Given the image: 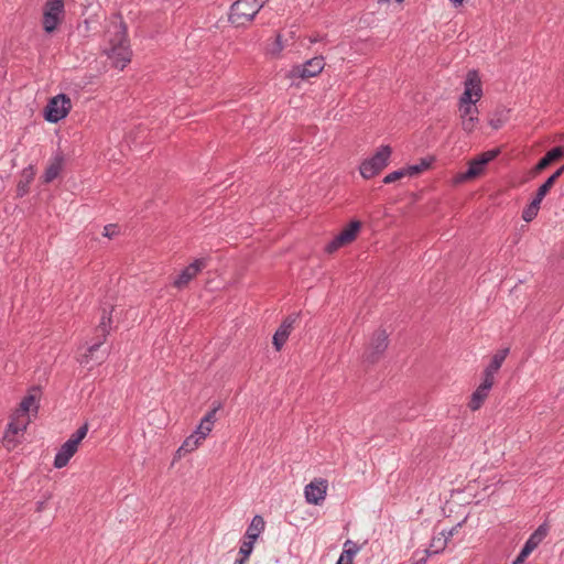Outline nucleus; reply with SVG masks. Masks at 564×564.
Here are the masks:
<instances>
[{
  "label": "nucleus",
  "mask_w": 564,
  "mask_h": 564,
  "mask_svg": "<svg viewBox=\"0 0 564 564\" xmlns=\"http://www.w3.org/2000/svg\"><path fill=\"white\" fill-rule=\"evenodd\" d=\"M25 429H26L25 423H18V422L11 421L8 424V427H7L6 434H4V441L7 442V446L9 447V444L12 442L11 435L14 436L20 431H24Z\"/></svg>",
  "instance_id": "obj_27"
},
{
  "label": "nucleus",
  "mask_w": 564,
  "mask_h": 564,
  "mask_svg": "<svg viewBox=\"0 0 564 564\" xmlns=\"http://www.w3.org/2000/svg\"><path fill=\"white\" fill-rule=\"evenodd\" d=\"M246 561H247L246 558L240 557V558H237V560L235 561V564H245V562H246Z\"/></svg>",
  "instance_id": "obj_48"
},
{
  "label": "nucleus",
  "mask_w": 564,
  "mask_h": 564,
  "mask_svg": "<svg viewBox=\"0 0 564 564\" xmlns=\"http://www.w3.org/2000/svg\"><path fill=\"white\" fill-rule=\"evenodd\" d=\"M253 544H254V542L245 539V541L242 542L240 550H239V554L241 555V557H243L246 560L249 558V556L253 550Z\"/></svg>",
  "instance_id": "obj_34"
},
{
  "label": "nucleus",
  "mask_w": 564,
  "mask_h": 564,
  "mask_svg": "<svg viewBox=\"0 0 564 564\" xmlns=\"http://www.w3.org/2000/svg\"><path fill=\"white\" fill-rule=\"evenodd\" d=\"M200 441H202V438H199L195 433H193L184 441L182 446L177 449V453H181L182 451H184V452L194 451L198 446Z\"/></svg>",
  "instance_id": "obj_28"
},
{
  "label": "nucleus",
  "mask_w": 564,
  "mask_h": 564,
  "mask_svg": "<svg viewBox=\"0 0 564 564\" xmlns=\"http://www.w3.org/2000/svg\"><path fill=\"white\" fill-rule=\"evenodd\" d=\"M564 159V147H554L549 150L535 164L532 172L538 174L545 170L553 162Z\"/></svg>",
  "instance_id": "obj_16"
},
{
  "label": "nucleus",
  "mask_w": 564,
  "mask_h": 564,
  "mask_svg": "<svg viewBox=\"0 0 564 564\" xmlns=\"http://www.w3.org/2000/svg\"><path fill=\"white\" fill-rule=\"evenodd\" d=\"M88 432V424L85 423L80 427L77 429L75 433L70 435L68 441L73 442L75 445H79V443L85 438Z\"/></svg>",
  "instance_id": "obj_29"
},
{
  "label": "nucleus",
  "mask_w": 564,
  "mask_h": 564,
  "mask_svg": "<svg viewBox=\"0 0 564 564\" xmlns=\"http://www.w3.org/2000/svg\"><path fill=\"white\" fill-rule=\"evenodd\" d=\"M77 449H78V446L67 440L61 446V448L58 449V452L55 455L54 467L57 469L65 467L68 464L69 459L75 455Z\"/></svg>",
  "instance_id": "obj_17"
},
{
  "label": "nucleus",
  "mask_w": 564,
  "mask_h": 564,
  "mask_svg": "<svg viewBox=\"0 0 564 564\" xmlns=\"http://www.w3.org/2000/svg\"><path fill=\"white\" fill-rule=\"evenodd\" d=\"M542 200L543 198H541V196L539 197L538 195H534V198L529 204V207L538 214Z\"/></svg>",
  "instance_id": "obj_42"
},
{
  "label": "nucleus",
  "mask_w": 564,
  "mask_h": 564,
  "mask_svg": "<svg viewBox=\"0 0 564 564\" xmlns=\"http://www.w3.org/2000/svg\"><path fill=\"white\" fill-rule=\"evenodd\" d=\"M63 164L64 155L62 152H57L42 175L43 183L53 182L59 175Z\"/></svg>",
  "instance_id": "obj_18"
},
{
  "label": "nucleus",
  "mask_w": 564,
  "mask_h": 564,
  "mask_svg": "<svg viewBox=\"0 0 564 564\" xmlns=\"http://www.w3.org/2000/svg\"><path fill=\"white\" fill-rule=\"evenodd\" d=\"M300 317V313H293L286 316L279 328L275 330L272 339L273 347L276 351H280L284 344L286 343L291 330L293 329L294 323Z\"/></svg>",
  "instance_id": "obj_14"
},
{
  "label": "nucleus",
  "mask_w": 564,
  "mask_h": 564,
  "mask_svg": "<svg viewBox=\"0 0 564 564\" xmlns=\"http://www.w3.org/2000/svg\"><path fill=\"white\" fill-rule=\"evenodd\" d=\"M426 562H427V556L424 555L420 558H416L413 564H426Z\"/></svg>",
  "instance_id": "obj_47"
},
{
  "label": "nucleus",
  "mask_w": 564,
  "mask_h": 564,
  "mask_svg": "<svg viewBox=\"0 0 564 564\" xmlns=\"http://www.w3.org/2000/svg\"><path fill=\"white\" fill-rule=\"evenodd\" d=\"M282 50H283L282 39H281V35L278 34L272 44V47L270 48V53L274 56H278Z\"/></svg>",
  "instance_id": "obj_39"
},
{
  "label": "nucleus",
  "mask_w": 564,
  "mask_h": 564,
  "mask_svg": "<svg viewBox=\"0 0 564 564\" xmlns=\"http://www.w3.org/2000/svg\"><path fill=\"white\" fill-rule=\"evenodd\" d=\"M509 109L497 108L492 113V117L489 119V126L495 130L500 129L509 119Z\"/></svg>",
  "instance_id": "obj_23"
},
{
  "label": "nucleus",
  "mask_w": 564,
  "mask_h": 564,
  "mask_svg": "<svg viewBox=\"0 0 564 564\" xmlns=\"http://www.w3.org/2000/svg\"><path fill=\"white\" fill-rule=\"evenodd\" d=\"M552 181L553 180H550L547 177L546 181L536 189L535 195H538L539 197L541 196V198H544L550 192V189L554 186V183Z\"/></svg>",
  "instance_id": "obj_35"
},
{
  "label": "nucleus",
  "mask_w": 564,
  "mask_h": 564,
  "mask_svg": "<svg viewBox=\"0 0 564 564\" xmlns=\"http://www.w3.org/2000/svg\"><path fill=\"white\" fill-rule=\"evenodd\" d=\"M542 200L543 198H541V196L539 197L538 195H534V198L529 204V207L538 214Z\"/></svg>",
  "instance_id": "obj_43"
},
{
  "label": "nucleus",
  "mask_w": 564,
  "mask_h": 564,
  "mask_svg": "<svg viewBox=\"0 0 564 564\" xmlns=\"http://www.w3.org/2000/svg\"><path fill=\"white\" fill-rule=\"evenodd\" d=\"M460 118L469 116H478V109L475 105H463L459 106Z\"/></svg>",
  "instance_id": "obj_37"
},
{
  "label": "nucleus",
  "mask_w": 564,
  "mask_h": 564,
  "mask_svg": "<svg viewBox=\"0 0 564 564\" xmlns=\"http://www.w3.org/2000/svg\"><path fill=\"white\" fill-rule=\"evenodd\" d=\"M389 339L386 329H378L373 333L369 347L364 352V361L376 364L388 348Z\"/></svg>",
  "instance_id": "obj_9"
},
{
  "label": "nucleus",
  "mask_w": 564,
  "mask_h": 564,
  "mask_svg": "<svg viewBox=\"0 0 564 564\" xmlns=\"http://www.w3.org/2000/svg\"><path fill=\"white\" fill-rule=\"evenodd\" d=\"M549 533V524L543 522L538 529L529 536L522 546L521 551L525 556H529L539 544L545 539Z\"/></svg>",
  "instance_id": "obj_15"
},
{
  "label": "nucleus",
  "mask_w": 564,
  "mask_h": 564,
  "mask_svg": "<svg viewBox=\"0 0 564 564\" xmlns=\"http://www.w3.org/2000/svg\"><path fill=\"white\" fill-rule=\"evenodd\" d=\"M454 530H455V528H453V529L448 532V535H446V536H447V539H448L449 536H452V535H453Z\"/></svg>",
  "instance_id": "obj_50"
},
{
  "label": "nucleus",
  "mask_w": 564,
  "mask_h": 564,
  "mask_svg": "<svg viewBox=\"0 0 564 564\" xmlns=\"http://www.w3.org/2000/svg\"><path fill=\"white\" fill-rule=\"evenodd\" d=\"M509 351H510L509 348H503V349L498 350L492 356L489 365L485 369L496 373L500 369V367L503 364L505 359L507 358Z\"/></svg>",
  "instance_id": "obj_24"
},
{
  "label": "nucleus",
  "mask_w": 564,
  "mask_h": 564,
  "mask_svg": "<svg viewBox=\"0 0 564 564\" xmlns=\"http://www.w3.org/2000/svg\"><path fill=\"white\" fill-rule=\"evenodd\" d=\"M500 152L501 151L499 148H494L471 159L468 162L467 170L465 172L457 173L454 176V183L460 184L480 176L488 163L495 160L500 154Z\"/></svg>",
  "instance_id": "obj_3"
},
{
  "label": "nucleus",
  "mask_w": 564,
  "mask_h": 564,
  "mask_svg": "<svg viewBox=\"0 0 564 564\" xmlns=\"http://www.w3.org/2000/svg\"><path fill=\"white\" fill-rule=\"evenodd\" d=\"M339 558H343V564H346V556H344L343 554H340Z\"/></svg>",
  "instance_id": "obj_51"
},
{
  "label": "nucleus",
  "mask_w": 564,
  "mask_h": 564,
  "mask_svg": "<svg viewBox=\"0 0 564 564\" xmlns=\"http://www.w3.org/2000/svg\"><path fill=\"white\" fill-rule=\"evenodd\" d=\"M489 391L490 390L486 389V384H479L470 397L468 408L471 411L479 410L482 406L485 400L487 399Z\"/></svg>",
  "instance_id": "obj_21"
},
{
  "label": "nucleus",
  "mask_w": 564,
  "mask_h": 564,
  "mask_svg": "<svg viewBox=\"0 0 564 564\" xmlns=\"http://www.w3.org/2000/svg\"><path fill=\"white\" fill-rule=\"evenodd\" d=\"M34 176H35V171L32 165L23 169V171L21 173V178L17 186L18 196L23 197L24 195H26L29 193V186H30L31 182L33 181Z\"/></svg>",
  "instance_id": "obj_19"
},
{
  "label": "nucleus",
  "mask_w": 564,
  "mask_h": 564,
  "mask_svg": "<svg viewBox=\"0 0 564 564\" xmlns=\"http://www.w3.org/2000/svg\"><path fill=\"white\" fill-rule=\"evenodd\" d=\"M404 176H406L404 167H401V169L393 171V172L389 173L388 175H386L382 182L384 184H391L398 180H401Z\"/></svg>",
  "instance_id": "obj_32"
},
{
  "label": "nucleus",
  "mask_w": 564,
  "mask_h": 564,
  "mask_svg": "<svg viewBox=\"0 0 564 564\" xmlns=\"http://www.w3.org/2000/svg\"><path fill=\"white\" fill-rule=\"evenodd\" d=\"M361 229V221L351 220L338 235H336L324 248L328 254L334 253L339 248L349 245L356 238Z\"/></svg>",
  "instance_id": "obj_7"
},
{
  "label": "nucleus",
  "mask_w": 564,
  "mask_h": 564,
  "mask_svg": "<svg viewBox=\"0 0 564 564\" xmlns=\"http://www.w3.org/2000/svg\"><path fill=\"white\" fill-rule=\"evenodd\" d=\"M264 527H265V522H264L263 518L259 514H256L252 518L251 523L249 524V527L245 533V539L256 542L257 539L259 538L260 533L264 530Z\"/></svg>",
  "instance_id": "obj_20"
},
{
  "label": "nucleus",
  "mask_w": 564,
  "mask_h": 564,
  "mask_svg": "<svg viewBox=\"0 0 564 564\" xmlns=\"http://www.w3.org/2000/svg\"><path fill=\"white\" fill-rule=\"evenodd\" d=\"M327 487L326 479L318 478L311 481L304 489L306 501L311 505H321L325 500Z\"/></svg>",
  "instance_id": "obj_13"
},
{
  "label": "nucleus",
  "mask_w": 564,
  "mask_h": 564,
  "mask_svg": "<svg viewBox=\"0 0 564 564\" xmlns=\"http://www.w3.org/2000/svg\"><path fill=\"white\" fill-rule=\"evenodd\" d=\"M44 508H45V501H37V502H36V511H37V512L43 511V510H44Z\"/></svg>",
  "instance_id": "obj_46"
},
{
  "label": "nucleus",
  "mask_w": 564,
  "mask_h": 564,
  "mask_svg": "<svg viewBox=\"0 0 564 564\" xmlns=\"http://www.w3.org/2000/svg\"><path fill=\"white\" fill-rule=\"evenodd\" d=\"M481 83L477 75V72L470 70L468 72L467 78L465 80L464 93L459 97V106L476 105V102L481 98Z\"/></svg>",
  "instance_id": "obj_10"
},
{
  "label": "nucleus",
  "mask_w": 564,
  "mask_h": 564,
  "mask_svg": "<svg viewBox=\"0 0 564 564\" xmlns=\"http://www.w3.org/2000/svg\"><path fill=\"white\" fill-rule=\"evenodd\" d=\"M113 311V306L110 305V310L108 311L106 307L101 308V315L98 326L95 329V338L96 341L91 344L87 349L86 358H93L94 352L99 349V347L106 341L107 336L110 333L112 318L111 313Z\"/></svg>",
  "instance_id": "obj_8"
},
{
  "label": "nucleus",
  "mask_w": 564,
  "mask_h": 564,
  "mask_svg": "<svg viewBox=\"0 0 564 564\" xmlns=\"http://www.w3.org/2000/svg\"><path fill=\"white\" fill-rule=\"evenodd\" d=\"M207 265L205 258L196 259L194 262L184 268L175 278L172 285L178 290L185 289L188 283Z\"/></svg>",
  "instance_id": "obj_12"
},
{
  "label": "nucleus",
  "mask_w": 564,
  "mask_h": 564,
  "mask_svg": "<svg viewBox=\"0 0 564 564\" xmlns=\"http://www.w3.org/2000/svg\"><path fill=\"white\" fill-rule=\"evenodd\" d=\"M495 382V373L489 370H484L482 381L480 384H486V389L490 390Z\"/></svg>",
  "instance_id": "obj_38"
},
{
  "label": "nucleus",
  "mask_w": 564,
  "mask_h": 564,
  "mask_svg": "<svg viewBox=\"0 0 564 564\" xmlns=\"http://www.w3.org/2000/svg\"><path fill=\"white\" fill-rule=\"evenodd\" d=\"M527 557L528 556H525L522 552H519L518 556L513 560L512 564H523Z\"/></svg>",
  "instance_id": "obj_45"
},
{
  "label": "nucleus",
  "mask_w": 564,
  "mask_h": 564,
  "mask_svg": "<svg viewBox=\"0 0 564 564\" xmlns=\"http://www.w3.org/2000/svg\"><path fill=\"white\" fill-rule=\"evenodd\" d=\"M536 213L529 205L522 210V219L527 223L532 221L536 217Z\"/></svg>",
  "instance_id": "obj_41"
},
{
  "label": "nucleus",
  "mask_w": 564,
  "mask_h": 564,
  "mask_svg": "<svg viewBox=\"0 0 564 564\" xmlns=\"http://www.w3.org/2000/svg\"><path fill=\"white\" fill-rule=\"evenodd\" d=\"M35 397L32 394H29L24 397L20 403V410L23 414H26L30 411V408L35 403Z\"/></svg>",
  "instance_id": "obj_36"
},
{
  "label": "nucleus",
  "mask_w": 564,
  "mask_h": 564,
  "mask_svg": "<svg viewBox=\"0 0 564 564\" xmlns=\"http://www.w3.org/2000/svg\"><path fill=\"white\" fill-rule=\"evenodd\" d=\"M118 232H119V230H118V226L117 225L109 224V225L104 227V236L105 237L112 238L116 235H118Z\"/></svg>",
  "instance_id": "obj_40"
},
{
  "label": "nucleus",
  "mask_w": 564,
  "mask_h": 564,
  "mask_svg": "<svg viewBox=\"0 0 564 564\" xmlns=\"http://www.w3.org/2000/svg\"><path fill=\"white\" fill-rule=\"evenodd\" d=\"M70 109V98L66 94H59L48 100L44 108V119L51 123H56L64 119Z\"/></svg>",
  "instance_id": "obj_6"
},
{
  "label": "nucleus",
  "mask_w": 564,
  "mask_h": 564,
  "mask_svg": "<svg viewBox=\"0 0 564 564\" xmlns=\"http://www.w3.org/2000/svg\"><path fill=\"white\" fill-rule=\"evenodd\" d=\"M113 31H109V47L105 48L108 58L116 68L122 70L131 61L132 51L128 40L127 25L123 21L112 23Z\"/></svg>",
  "instance_id": "obj_1"
},
{
  "label": "nucleus",
  "mask_w": 564,
  "mask_h": 564,
  "mask_svg": "<svg viewBox=\"0 0 564 564\" xmlns=\"http://www.w3.org/2000/svg\"><path fill=\"white\" fill-rule=\"evenodd\" d=\"M213 425L205 423L204 420H200L199 425L197 426L196 431L194 432L199 438L204 440L212 431Z\"/></svg>",
  "instance_id": "obj_33"
},
{
  "label": "nucleus",
  "mask_w": 564,
  "mask_h": 564,
  "mask_svg": "<svg viewBox=\"0 0 564 564\" xmlns=\"http://www.w3.org/2000/svg\"><path fill=\"white\" fill-rule=\"evenodd\" d=\"M269 0H237L230 7L229 22L243 26L251 22Z\"/></svg>",
  "instance_id": "obj_2"
},
{
  "label": "nucleus",
  "mask_w": 564,
  "mask_h": 564,
  "mask_svg": "<svg viewBox=\"0 0 564 564\" xmlns=\"http://www.w3.org/2000/svg\"><path fill=\"white\" fill-rule=\"evenodd\" d=\"M478 121H479L478 116L464 117V118H462V128L467 133H470L475 130Z\"/></svg>",
  "instance_id": "obj_31"
},
{
  "label": "nucleus",
  "mask_w": 564,
  "mask_h": 564,
  "mask_svg": "<svg viewBox=\"0 0 564 564\" xmlns=\"http://www.w3.org/2000/svg\"><path fill=\"white\" fill-rule=\"evenodd\" d=\"M325 66L324 57H313L301 65H295L289 73L290 78L307 79L317 76Z\"/></svg>",
  "instance_id": "obj_11"
},
{
  "label": "nucleus",
  "mask_w": 564,
  "mask_h": 564,
  "mask_svg": "<svg viewBox=\"0 0 564 564\" xmlns=\"http://www.w3.org/2000/svg\"><path fill=\"white\" fill-rule=\"evenodd\" d=\"M336 564H343V558H338V561L336 562ZM346 564H349V563H346Z\"/></svg>",
  "instance_id": "obj_52"
},
{
  "label": "nucleus",
  "mask_w": 564,
  "mask_h": 564,
  "mask_svg": "<svg viewBox=\"0 0 564 564\" xmlns=\"http://www.w3.org/2000/svg\"><path fill=\"white\" fill-rule=\"evenodd\" d=\"M447 543V536H445V533L442 532L441 536H434L432 539L430 549H426L424 551L425 555L429 557L431 554H437L441 551H443Z\"/></svg>",
  "instance_id": "obj_25"
},
{
  "label": "nucleus",
  "mask_w": 564,
  "mask_h": 564,
  "mask_svg": "<svg viewBox=\"0 0 564 564\" xmlns=\"http://www.w3.org/2000/svg\"><path fill=\"white\" fill-rule=\"evenodd\" d=\"M65 18V3L64 0H47L43 7V30L51 34Z\"/></svg>",
  "instance_id": "obj_5"
},
{
  "label": "nucleus",
  "mask_w": 564,
  "mask_h": 564,
  "mask_svg": "<svg viewBox=\"0 0 564 564\" xmlns=\"http://www.w3.org/2000/svg\"><path fill=\"white\" fill-rule=\"evenodd\" d=\"M564 173V165L558 167L552 175L549 176L550 180L555 184L556 180Z\"/></svg>",
  "instance_id": "obj_44"
},
{
  "label": "nucleus",
  "mask_w": 564,
  "mask_h": 564,
  "mask_svg": "<svg viewBox=\"0 0 564 564\" xmlns=\"http://www.w3.org/2000/svg\"><path fill=\"white\" fill-rule=\"evenodd\" d=\"M391 153L390 145H381L371 158L361 162L359 166L361 176L369 180L378 175L388 165Z\"/></svg>",
  "instance_id": "obj_4"
},
{
  "label": "nucleus",
  "mask_w": 564,
  "mask_h": 564,
  "mask_svg": "<svg viewBox=\"0 0 564 564\" xmlns=\"http://www.w3.org/2000/svg\"><path fill=\"white\" fill-rule=\"evenodd\" d=\"M395 1L400 3V2H402L403 0H395Z\"/></svg>",
  "instance_id": "obj_53"
},
{
  "label": "nucleus",
  "mask_w": 564,
  "mask_h": 564,
  "mask_svg": "<svg viewBox=\"0 0 564 564\" xmlns=\"http://www.w3.org/2000/svg\"><path fill=\"white\" fill-rule=\"evenodd\" d=\"M434 162L433 156L422 158L419 163L404 166L405 175L413 177L429 170Z\"/></svg>",
  "instance_id": "obj_22"
},
{
  "label": "nucleus",
  "mask_w": 564,
  "mask_h": 564,
  "mask_svg": "<svg viewBox=\"0 0 564 564\" xmlns=\"http://www.w3.org/2000/svg\"><path fill=\"white\" fill-rule=\"evenodd\" d=\"M452 3H454L455 6H458V4H462L464 2V0H449Z\"/></svg>",
  "instance_id": "obj_49"
},
{
  "label": "nucleus",
  "mask_w": 564,
  "mask_h": 564,
  "mask_svg": "<svg viewBox=\"0 0 564 564\" xmlns=\"http://www.w3.org/2000/svg\"><path fill=\"white\" fill-rule=\"evenodd\" d=\"M220 408H221L220 402H213L212 409L208 410L207 413L202 419V420H204V424L208 423L214 426V423L216 422V413L218 410H220Z\"/></svg>",
  "instance_id": "obj_30"
},
{
  "label": "nucleus",
  "mask_w": 564,
  "mask_h": 564,
  "mask_svg": "<svg viewBox=\"0 0 564 564\" xmlns=\"http://www.w3.org/2000/svg\"><path fill=\"white\" fill-rule=\"evenodd\" d=\"M359 550L360 546L357 543L351 540H347L344 543V551L341 552V554L346 556V563L354 564V556L359 552Z\"/></svg>",
  "instance_id": "obj_26"
}]
</instances>
